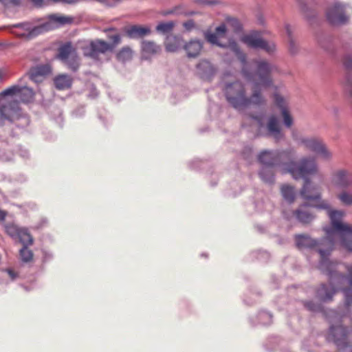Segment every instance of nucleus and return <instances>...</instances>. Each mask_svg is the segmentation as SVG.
I'll return each instance as SVG.
<instances>
[{"label": "nucleus", "mask_w": 352, "mask_h": 352, "mask_svg": "<svg viewBox=\"0 0 352 352\" xmlns=\"http://www.w3.org/2000/svg\"><path fill=\"white\" fill-rule=\"evenodd\" d=\"M6 272L12 280H14L17 276V274L11 269H8Z\"/></svg>", "instance_id": "nucleus-45"}, {"label": "nucleus", "mask_w": 352, "mask_h": 352, "mask_svg": "<svg viewBox=\"0 0 352 352\" xmlns=\"http://www.w3.org/2000/svg\"><path fill=\"white\" fill-rule=\"evenodd\" d=\"M183 26L186 30L190 31L195 28V23L192 20H188L183 23Z\"/></svg>", "instance_id": "nucleus-44"}, {"label": "nucleus", "mask_w": 352, "mask_h": 352, "mask_svg": "<svg viewBox=\"0 0 352 352\" xmlns=\"http://www.w3.org/2000/svg\"><path fill=\"white\" fill-rule=\"evenodd\" d=\"M328 217L329 225L324 227L325 238L328 241L327 250L333 251L337 243L352 252V225L345 223L343 219L345 212L342 210H329Z\"/></svg>", "instance_id": "nucleus-5"}, {"label": "nucleus", "mask_w": 352, "mask_h": 352, "mask_svg": "<svg viewBox=\"0 0 352 352\" xmlns=\"http://www.w3.org/2000/svg\"><path fill=\"white\" fill-rule=\"evenodd\" d=\"M10 2L14 5H19L21 0H10Z\"/></svg>", "instance_id": "nucleus-51"}, {"label": "nucleus", "mask_w": 352, "mask_h": 352, "mask_svg": "<svg viewBox=\"0 0 352 352\" xmlns=\"http://www.w3.org/2000/svg\"><path fill=\"white\" fill-rule=\"evenodd\" d=\"M73 78L68 74H59L54 77V84L56 89L65 90L72 87Z\"/></svg>", "instance_id": "nucleus-23"}, {"label": "nucleus", "mask_w": 352, "mask_h": 352, "mask_svg": "<svg viewBox=\"0 0 352 352\" xmlns=\"http://www.w3.org/2000/svg\"><path fill=\"white\" fill-rule=\"evenodd\" d=\"M316 170L311 173H307L304 177H299V179H304V184L300 191V196L302 199L308 201H314L316 199H319L322 196L321 190L319 186L314 184L308 177L313 175L317 173L318 167L314 160Z\"/></svg>", "instance_id": "nucleus-7"}, {"label": "nucleus", "mask_w": 352, "mask_h": 352, "mask_svg": "<svg viewBox=\"0 0 352 352\" xmlns=\"http://www.w3.org/2000/svg\"><path fill=\"white\" fill-rule=\"evenodd\" d=\"M250 118L251 119V120L254 122H256L259 126L261 125V122H260V120L258 118V117H256V116H251L250 117Z\"/></svg>", "instance_id": "nucleus-48"}, {"label": "nucleus", "mask_w": 352, "mask_h": 352, "mask_svg": "<svg viewBox=\"0 0 352 352\" xmlns=\"http://www.w3.org/2000/svg\"><path fill=\"white\" fill-rule=\"evenodd\" d=\"M109 38L113 42V48L115 45L119 44L121 41L120 35L118 34L111 35L109 36Z\"/></svg>", "instance_id": "nucleus-41"}, {"label": "nucleus", "mask_w": 352, "mask_h": 352, "mask_svg": "<svg viewBox=\"0 0 352 352\" xmlns=\"http://www.w3.org/2000/svg\"><path fill=\"white\" fill-rule=\"evenodd\" d=\"M174 26L175 23L173 21H168L159 23L155 29L162 34H166L171 32Z\"/></svg>", "instance_id": "nucleus-34"}, {"label": "nucleus", "mask_w": 352, "mask_h": 352, "mask_svg": "<svg viewBox=\"0 0 352 352\" xmlns=\"http://www.w3.org/2000/svg\"><path fill=\"white\" fill-rule=\"evenodd\" d=\"M150 28L141 25H131L126 29V33L128 36L133 38H138L144 37L151 34Z\"/></svg>", "instance_id": "nucleus-22"}, {"label": "nucleus", "mask_w": 352, "mask_h": 352, "mask_svg": "<svg viewBox=\"0 0 352 352\" xmlns=\"http://www.w3.org/2000/svg\"><path fill=\"white\" fill-rule=\"evenodd\" d=\"M300 143L307 149L316 153L323 159L328 160L331 157V153L319 138H302L300 140Z\"/></svg>", "instance_id": "nucleus-10"}, {"label": "nucleus", "mask_w": 352, "mask_h": 352, "mask_svg": "<svg viewBox=\"0 0 352 352\" xmlns=\"http://www.w3.org/2000/svg\"><path fill=\"white\" fill-rule=\"evenodd\" d=\"M337 198L342 205L346 206H352V192L344 189L337 195Z\"/></svg>", "instance_id": "nucleus-30"}, {"label": "nucleus", "mask_w": 352, "mask_h": 352, "mask_svg": "<svg viewBox=\"0 0 352 352\" xmlns=\"http://www.w3.org/2000/svg\"><path fill=\"white\" fill-rule=\"evenodd\" d=\"M51 73V67L48 64L40 65L32 67L28 75L31 80L34 82H41L45 76Z\"/></svg>", "instance_id": "nucleus-17"}, {"label": "nucleus", "mask_w": 352, "mask_h": 352, "mask_svg": "<svg viewBox=\"0 0 352 352\" xmlns=\"http://www.w3.org/2000/svg\"><path fill=\"white\" fill-rule=\"evenodd\" d=\"M52 19L54 21H56L60 24H64L68 21L67 18H66L65 16H58L54 15L52 16Z\"/></svg>", "instance_id": "nucleus-43"}, {"label": "nucleus", "mask_w": 352, "mask_h": 352, "mask_svg": "<svg viewBox=\"0 0 352 352\" xmlns=\"http://www.w3.org/2000/svg\"><path fill=\"white\" fill-rule=\"evenodd\" d=\"M154 54V44L153 42L143 41L142 43V57L144 59H151Z\"/></svg>", "instance_id": "nucleus-28"}, {"label": "nucleus", "mask_w": 352, "mask_h": 352, "mask_svg": "<svg viewBox=\"0 0 352 352\" xmlns=\"http://www.w3.org/2000/svg\"><path fill=\"white\" fill-rule=\"evenodd\" d=\"M305 306L311 311H317L320 309V306L318 305L311 301L305 302Z\"/></svg>", "instance_id": "nucleus-40"}, {"label": "nucleus", "mask_w": 352, "mask_h": 352, "mask_svg": "<svg viewBox=\"0 0 352 352\" xmlns=\"http://www.w3.org/2000/svg\"><path fill=\"white\" fill-rule=\"evenodd\" d=\"M74 72H76L79 67V58L77 54H73L69 59L64 62Z\"/></svg>", "instance_id": "nucleus-36"}, {"label": "nucleus", "mask_w": 352, "mask_h": 352, "mask_svg": "<svg viewBox=\"0 0 352 352\" xmlns=\"http://www.w3.org/2000/svg\"><path fill=\"white\" fill-rule=\"evenodd\" d=\"M44 0H31L33 4L37 7H41L43 5Z\"/></svg>", "instance_id": "nucleus-46"}, {"label": "nucleus", "mask_w": 352, "mask_h": 352, "mask_svg": "<svg viewBox=\"0 0 352 352\" xmlns=\"http://www.w3.org/2000/svg\"><path fill=\"white\" fill-rule=\"evenodd\" d=\"M285 31L288 35V37H289V40L290 38H292V30H291V28H290V26L289 25H285Z\"/></svg>", "instance_id": "nucleus-47"}, {"label": "nucleus", "mask_w": 352, "mask_h": 352, "mask_svg": "<svg viewBox=\"0 0 352 352\" xmlns=\"http://www.w3.org/2000/svg\"><path fill=\"white\" fill-rule=\"evenodd\" d=\"M4 78V73L2 70L0 69V82H2Z\"/></svg>", "instance_id": "nucleus-50"}, {"label": "nucleus", "mask_w": 352, "mask_h": 352, "mask_svg": "<svg viewBox=\"0 0 352 352\" xmlns=\"http://www.w3.org/2000/svg\"><path fill=\"white\" fill-rule=\"evenodd\" d=\"M308 204L302 205L298 209L293 211L291 214L284 213L285 217L290 219L294 217L299 222L307 224L311 223L314 219L315 215L307 209Z\"/></svg>", "instance_id": "nucleus-16"}, {"label": "nucleus", "mask_w": 352, "mask_h": 352, "mask_svg": "<svg viewBox=\"0 0 352 352\" xmlns=\"http://www.w3.org/2000/svg\"><path fill=\"white\" fill-rule=\"evenodd\" d=\"M6 214L5 212L0 210V221H3L5 219Z\"/></svg>", "instance_id": "nucleus-49"}, {"label": "nucleus", "mask_w": 352, "mask_h": 352, "mask_svg": "<svg viewBox=\"0 0 352 352\" xmlns=\"http://www.w3.org/2000/svg\"><path fill=\"white\" fill-rule=\"evenodd\" d=\"M295 240L296 245L300 250H311L318 252L320 256L318 268L329 276V284L326 286L329 289L331 288L336 283L332 279L342 275V273L338 272L340 263L329 259V256L332 251L327 250L328 242L327 239L323 237L320 241H317L308 235L299 234L296 236Z\"/></svg>", "instance_id": "nucleus-6"}, {"label": "nucleus", "mask_w": 352, "mask_h": 352, "mask_svg": "<svg viewBox=\"0 0 352 352\" xmlns=\"http://www.w3.org/2000/svg\"><path fill=\"white\" fill-rule=\"evenodd\" d=\"M52 29V24L51 22L45 23L41 25L32 28L28 34V37L32 38L45 32H47Z\"/></svg>", "instance_id": "nucleus-26"}, {"label": "nucleus", "mask_w": 352, "mask_h": 352, "mask_svg": "<svg viewBox=\"0 0 352 352\" xmlns=\"http://www.w3.org/2000/svg\"><path fill=\"white\" fill-rule=\"evenodd\" d=\"M297 45L295 43V41H294L293 38H290L289 40V52L294 54L296 53L297 52Z\"/></svg>", "instance_id": "nucleus-42"}, {"label": "nucleus", "mask_w": 352, "mask_h": 352, "mask_svg": "<svg viewBox=\"0 0 352 352\" xmlns=\"http://www.w3.org/2000/svg\"><path fill=\"white\" fill-rule=\"evenodd\" d=\"M167 14H187L184 11L182 6H178L174 8L173 10L167 12Z\"/></svg>", "instance_id": "nucleus-39"}, {"label": "nucleus", "mask_w": 352, "mask_h": 352, "mask_svg": "<svg viewBox=\"0 0 352 352\" xmlns=\"http://www.w3.org/2000/svg\"><path fill=\"white\" fill-rule=\"evenodd\" d=\"M241 41L250 47L262 49L269 54H274L276 50V46L274 42L261 38L256 33L243 36L241 38Z\"/></svg>", "instance_id": "nucleus-8"}, {"label": "nucleus", "mask_w": 352, "mask_h": 352, "mask_svg": "<svg viewBox=\"0 0 352 352\" xmlns=\"http://www.w3.org/2000/svg\"><path fill=\"white\" fill-rule=\"evenodd\" d=\"M4 0H0V2H3Z\"/></svg>", "instance_id": "nucleus-53"}, {"label": "nucleus", "mask_w": 352, "mask_h": 352, "mask_svg": "<svg viewBox=\"0 0 352 352\" xmlns=\"http://www.w3.org/2000/svg\"><path fill=\"white\" fill-rule=\"evenodd\" d=\"M272 166H264L259 173L261 179L269 184H272L274 181V176L272 169L270 168Z\"/></svg>", "instance_id": "nucleus-29"}, {"label": "nucleus", "mask_w": 352, "mask_h": 352, "mask_svg": "<svg viewBox=\"0 0 352 352\" xmlns=\"http://www.w3.org/2000/svg\"><path fill=\"white\" fill-rule=\"evenodd\" d=\"M241 24L236 18L227 17L225 23L221 24L215 28L214 32L206 30L204 32L205 39L212 45H217L223 48H229L237 56L239 60L242 63V74L248 81H253L254 74L250 72L246 60V56L239 47L237 43L234 40H229L228 43H222L220 40L226 36L228 31L238 33L241 30Z\"/></svg>", "instance_id": "nucleus-3"}, {"label": "nucleus", "mask_w": 352, "mask_h": 352, "mask_svg": "<svg viewBox=\"0 0 352 352\" xmlns=\"http://www.w3.org/2000/svg\"><path fill=\"white\" fill-rule=\"evenodd\" d=\"M133 55V50L129 47H124L117 54V58L120 61L125 62L131 60Z\"/></svg>", "instance_id": "nucleus-32"}, {"label": "nucleus", "mask_w": 352, "mask_h": 352, "mask_svg": "<svg viewBox=\"0 0 352 352\" xmlns=\"http://www.w3.org/2000/svg\"><path fill=\"white\" fill-rule=\"evenodd\" d=\"M348 5L336 2L327 10V19L328 21L334 25H342L348 22L349 16L345 10Z\"/></svg>", "instance_id": "nucleus-9"}, {"label": "nucleus", "mask_w": 352, "mask_h": 352, "mask_svg": "<svg viewBox=\"0 0 352 352\" xmlns=\"http://www.w3.org/2000/svg\"><path fill=\"white\" fill-rule=\"evenodd\" d=\"M331 184L338 189L352 188V172L346 169H338L331 177Z\"/></svg>", "instance_id": "nucleus-11"}, {"label": "nucleus", "mask_w": 352, "mask_h": 352, "mask_svg": "<svg viewBox=\"0 0 352 352\" xmlns=\"http://www.w3.org/2000/svg\"><path fill=\"white\" fill-rule=\"evenodd\" d=\"M197 74L204 80H210L214 74V68L208 60H203L197 65Z\"/></svg>", "instance_id": "nucleus-21"}, {"label": "nucleus", "mask_w": 352, "mask_h": 352, "mask_svg": "<svg viewBox=\"0 0 352 352\" xmlns=\"http://www.w3.org/2000/svg\"><path fill=\"white\" fill-rule=\"evenodd\" d=\"M203 48V42L197 39H192L184 45V49L189 58H196L200 54Z\"/></svg>", "instance_id": "nucleus-20"}, {"label": "nucleus", "mask_w": 352, "mask_h": 352, "mask_svg": "<svg viewBox=\"0 0 352 352\" xmlns=\"http://www.w3.org/2000/svg\"><path fill=\"white\" fill-rule=\"evenodd\" d=\"M182 44L183 38L182 36L168 34L166 38V50L169 52L177 51L182 47Z\"/></svg>", "instance_id": "nucleus-24"}, {"label": "nucleus", "mask_w": 352, "mask_h": 352, "mask_svg": "<svg viewBox=\"0 0 352 352\" xmlns=\"http://www.w3.org/2000/svg\"><path fill=\"white\" fill-rule=\"evenodd\" d=\"M17 239H19V241L23 245V246L31 245L34 241L33 237L28 232V230L23 228Z\"/></svg>", "instance_id": "nucleus-31"}, {"label": "nucleus", "mask_w": 352, "mask_h": 352, "mask_svg": "<svg viewBox=\"0 0 352 352\" xmlns=\"http://www.w3.org/2000/svg\"><path fill=\"white\" fill-rule=\"evenodd\" d=\"M19 102L16 100L0 104V124L6 119L12 120L14 116L19 114Z\"/></svg>", "instance_id": "nucleus-15"}, {"label": "nucleus", "mask_w": 352, "mask_h": 352, "mask_svg": "<svg viewBox=\"0 0 352 352\" xmlns=\"http://www.w3.org/2000/svg\"><path fill=\"white\" fill-rule=\"evenodd\" d=\"M22 228H19L14 224H9L6 226V233L11 237L17 239Z\"/></svg>", "instance_id": "nucleus-37"}, {"label": "nucleus", "mask_w": 352, "mask_h": 352, "mask_svg": "<svg viewBox=\"0 0 352 352\" xmlns=\"http://www.w3.org/2000/svg\"><path fill=\"white\" fill-rule=\"evenodd\" d=\"M256 65V74L258 81L254 82L252 88V93L248 96L244 85L239 80L227 81L228 74L223 76L224 96L228 103L238 111H243L251 106H260L265 103L261 94V88H267L272 85L271 74L277 69L275 65L265 60H254Z\"/></svg>", "instance_id": "nucleus-1"}, {"label": "nucleus", "mask_w": 352, "mask_h": 352, "mask_svg": "<svg viewBox=\"0 0 352 352\" xmlns=\"http://www.w3.org/2000/svg\"><path fill=\"white\" fill-rule=\"evenodd\" d=\"M258 322L263 325L271 324L272 321V316L267 311H261L258 315Z\"/></svg>", "instance_id": "nucleus-35"}, {"label": "nucleus", "mask_w": 352, "mask_h": 352, "mask_svg": "<svg viewBox=\"0 0 352 352\" xmlns=\"http://www.w3.org/2000/svg\"><path fill=\"white\" fill-rule=\"evenodd\" d=\"M19 95L21 102L27 103L31 102L34 96V91L27 87H21L18 85L12 86L0 94V96Z\"/></svg>", "instance_id": "nucleus-13"}, {"label": "nucleus", "mask_w": 352, "mask_h": 352, "mask_svg": "<svg viewBox=\"0 0 352 352\" xmlns=\"http://www.w3.org/2000/svg\"><path fill=\"white\" fill-rule=\"evenodd\" d=\"M58 52V58L63 62H66L73 54L76 53V50L69 42L61 45Z\"/></svg>", "instance_id": "nucleus-25"}, {"label": "nucleus", "mask_w": 352, "mask_h": 352, "mask_svg": "<svg viewBox=\"0 0 352 352\" xmlns=\"http://www.w3.org/2000/svg\"><path fill=\"white\" fill-rule=\"evenodd\" d=\"M24 25L23 24H18L16 25H15L16 27H19V26H23Z\"/></svg>", "instance_id": "nucleus-52"}, {"label": "nucleus", "mask_w": 352, "mask_h": 352, "mask_svg": "<svg viewBox=\"0 0 352 352\" xmlns=\"http://www.w3.org/2000/svg\"><path fill=\"white\" fill-rule=\"evenodd\" d=\"M296 157L294 148L283 151H267L261 152L259 162L266 166H280L283 173H289L294 179L304 177L316 170L314 157H302L298 162L294 161Z\"/></svg>", "instance_id": "nucleus-2"}, {"label": "nucleus", "mask_w": 352, "mask_h": 352, "mask_svg": "<svg viewBox=\"0 0 352 352\" xmlns=\"http://www.w3.org/2000/svg\"><path fill=\"white\" fill-rule=\"evenodd\" d=\"M346 271V275L342 274L337 278L332 280L336 282L331 288H328L324 285H321L317 291V296L322 301H328L331 300L333 296L339 290H341L344 296V311H336L330 310L327 314V317L331 320L335 318L340 321L343 318L351 313L350 307L352 306V263L344 264Z\"/></svg>", "instance_id": "nucleus-4"}, {"label": "nucleus", "mask_w": 352, "mask_h": 352, "mask_svg": "<svg viewBox=\"0 0 352 352\" xmlns=\"http://www.w3.org/2000/svg\"><path fill=\"white\" fill-rule=\"evenodd\" d=\"M274 100L276 105L281 109L285 126L287 128L291 127L293 124V118L287 109L285 100L278 94L274 95Z\"/></svg>", "instance_id": "nucleus-19"}, {"label": "nucleus", "mask_w": 352, "mask_h": 352, "mask_svg": "<svg viewBox=\"0 0 352 352\" xmlns=\"http://www.w3.org/2000/svg\"><path fill=\"white\" fill-rule=\"evenodd\" d=\"M281 194L283 199L289 204H292L295 199L294 188L289 185H283L281 187Z\"/></svg>", "instance_id": "nucleus-27"}, {"label": "nucleus", "mask_w": 352, "mask_h": 352, "mask_svg": "<svg viewBox=\"0 0 352 352\" xmlns=\"http://www.w3.org/2000/svg\"><path fill=\"white\" fill-rule=\"evenodd\" d=\"M267 134L272 136L276 140L278 141L283 138V134L281 131L279 121L278 118L272 116L269 118L267 124Z\"/></svg>", "instance_id": "nucleus-18"}, {"label": "nucleus", "mask_w": 352, "mask_h": 352, "mask_svg": "<svg viewBox=\"0 0 352 352\" xmlns=\"http://www.w3.org/2000/svg\"><path fill=\"white\" fill-rule=\"evenodd\" d=\"M347 333V329L343 326L331 324L328 339L333 342L338 347H342L346 345L345 340Z\"/></svg>", "instance_id": "nucleus-14"}, {"label": "nucleus", "mask_w": 352, "mask_h": 352, "mask_svg": "<svg viewBox=\"0 0 352 352\" xmlns=\"http://www.w3.org/2000/svg\"><path fill=\"white\" fill-rule=\"evenodd\" d=\"M20 256L23 262H30L33 258V253L27 246H23L20 250Z\"/></svg>", "instance_id": "nucleus-38"}, {"label": "nucleus", "mask_w": 352, "mask_h": 352, "mask_svg": "<svg viewBox=\"0 0 352 352\" xmlns=\"http://www.w3.org/2000/svg\"><path fill=\"white\" fill-rule=\"evenodd\" d=\"M314 201H316V203L311 205V206L316 209L327 210V213L329 210H333L331 208L329 202L326 199H322V197L319 199H316Z\"/></svg>", "instance_id": "nucleus-33"}, {"label": "nucleus", "mask_w": 352, "mask_h": 352, "mask_svg": "<svg viewBox=\"0 0 352 352\" xmlns=\"http://www.w3.org/2000/svg\"><path fill=\"white\" fill-rule=\"evenodd\" d=\"M112 50L113 46L111 44L104 41L97 39L92 41L88 45L84 47L83 52L85 56L98 58L100 54Z\"/></svg>", "instance_id": "nucleus-12"}]
</instances>
